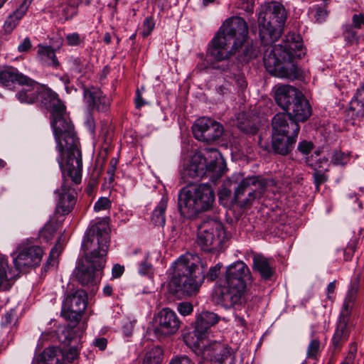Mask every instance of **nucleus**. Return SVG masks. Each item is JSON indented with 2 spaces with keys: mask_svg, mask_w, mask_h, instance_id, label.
Here are the masks:
<instances>
[{
  "mask_svg": "<svg viewBox=\"0 0 364 364\" xmlns=\"http://www.w3.org/2000/svg\"><path fill=\"white\" fill-rule=\"evenodd\" d=\"M257 15L261 43L264 46H269L263 56L266 70L278 77L296 79L298 70L294 60L304 55L300 36L289 33L282 43L272 46L283 31L287 18L286 9L277 1H266L259 7Z\"/></svg>",
  "mask_w": 364,
  "mask_h": 364,
  "instance_id": "f257e3e1",
  "label": "nucleus"
},
{
  "mask_svg": "<svg viewBox=\"0 0 364 364\" xmlns=\"http://www.w3.org/2000/svg\"><path fill=\"white\" fill-rule=\"evenodd\" d=\"M41 88L39 90L38 100L50 109V124L56 143L55 149L61 155L65 149L70 151L71 155L68 157L66 170L68 166H73V163L79 170V139L66 107L56 92L42 84Z\"/></svg>",
  "mask_w": 364,
  "mask_h": 364,
  "instance_id": "f03ea898",
  "label": "nucleus"
},
{
  "mask_svg": "<svg viewBox=\"0 0 364 364\" xmlns=\"http://www.w3.org/2000/svg\"><path fill=\"white\" fill-rule=\"evenodd\" d=\"M248 38L247 22L241 16H231L220 26L210 42L208 52L216 61L237 55L240 63H248L250 61Z\"/></svg>",
  "mask_w": 364,
  "mask_h": 364,
  "instance_id": "7ed1b4c3",
  "label": "nucleus"
},
{
  "mask_svg": "<svg viewBox=\"0 0 364 364\" xmlns=\"http://www.w3.org/2000/svg\"><path fill=\"white\" fill-rule=\"evenodd\" d=\"M220 267L219 264L211 267L205 275L207 262L196 254L186 253L173 264V272L168 284L169 291L176 295H195L205 277L213 282L218 277Z\"/></svg>",
  "mask_w": 364,
  "mask_h": 364,
  "instance_id": "20e7f679",
  "label": "nucleus"
},
{
  "mask_svg": "<svg viewBox=\"0 0 364 364\" xmlns=\"http://www.w3.org/2000/svg\"><path fill=\"white\" fill-rule=\"evenodd\" d=\"M109 242V229L105 221L95 223L87 230L82 247L85 252L86 260L90 266L85 264L82 260H79L73 272V277L81 285L95 284V272L102 269L105 266V257Z\"/></svg>",
  "mask_w": 364,
  "mask_h": 364,
  "instance_id": "39448f33",
  "label": "nucleus"
},
{
  "mask_svg": "<svg viewBox=\"0 0 364 364\" xmlns=\"http://www.w3.org/2000/svg\"><path fill=\"white\" fill-rule=\"evenodd\" d=\"M249 273L248 266L242 261H237L228 266L215 291L218 304L225 309L240 304L247 289L246 278Z\"/></svg>",
  "mask_w": 364,
  "mask_h": 364,
  "instance_id": "423d86ee",
  "label": "nucleus"
},
{
  "mask_svg": "<svg viewBox=\"0 0 364 364\" xmlns=\"http://www.w3.org/2000/svg\"><path fill=\"white\" fill-rule=\"evenodd\" d=\"M226 170V164L220 152L216 149H205L195 153L186 165L182 176L186 183L189 179L209 177L214 182L220 178Z\"/></svg>",
  "mask_w": 364,
  "mask_h": 364,
  "instance_id": "0eeeda50",
  "label": "nucleus"
},
{
  "mask_svg": "<svg viewBox=\"0 0 364 364\" xmlns=\"http://www.w3.org/2000/svg\"><path fill=\"white\" fill-rule=\"evenodd\" d=\"M58 153V155L56 160L62 171L63 183L60 188L57 189L55 191V194L58 196L55 213L62 215H65L69 214L74 208L76 203L77 194L75 190L71 187L68 181V178H70L75 184L80 183L82 169V155L81 151L79 149V170L75 167L74 164L73 167V166H70V167L68 166L66 170L65 166H67L68 157L70 155V151L65 149L62 155L59 152Z\"/></svg>",
  "mask_w": 364,
  "mask_h": 364,
  "instance_id": "6e6552de",
  "label": "nucleus"
},
{
  "mask_svg": "<svg viewBox=\"0 0 364 364\" xmlns=\"http://www.w3.org/2000/svg\"><path fill=\"white\" fill-rule=\"evenodd\" d=\"M215 202V192L208 183H201L183 188L178 198V208L181 215L187 218L196 216L199 213L210 210Z\"/></svg>",
  "mask_w": 364,
  "mask_h": 364,
  "instance_id": "1a4fd4ad",
  "label": "nucleus"
},
{
  "mask_svg": "<svg viewBox=\"0 0 364 364\" xmlns=\"http://www.w3.org/2000/svg\"><path fill=\"white\" fill-rule=\"evenodd\" d=\"M274 100L277 105L298 124L309 119L312 108L304 94L289 85L275 87Z\"/></svg>",
  "mask_w": 364,
  "mask_h": 364,
  "instance_id": "9d476101",
  "label": "nucleus"
},
{
  "mask_svg": "<svg viewBox=\"0 0 364 364\" xmlns=\"http://www.w3.org/2000/svg\"><path fill=\"white\" fill-rule=\"evenodd\" d=\"M272 147L276 154L286 156L294 148L300 130L299 124L286 112L277 113L272 120Z\"/></svg>",
  "mask_w": 364,
  "mask_h": 364,
  "instance_id": "9b49d317",
  "label": "nucleus"
},
{
  "mask_svg": "<svg viewBox=\"0 0 364 364\" xmlns=\"http://www.w3.org/2000/svg\"><path fill=\"white\" fill-rule=\"evenodd\" d=\"M225 237L223 223L216 219H208L198 227L196 242L203 251L215 252L222 248Z\"/></svg>",
  "mask_w": 364,
  "mask_h": 364,
  "instance_id": "f8f14e48",
  "label": "nucleus"
},
{
  "mask_svg": "<svg viewBox=\"0 0 364 364\" xmlns=\"http://www.w3.org/2000/svg\"><path fill=\"white\" fill-rule=\"evenodd\" d=\"M193 350L204 358H210L213 363L232 364L235 358L231 348L225 343L218 341L210 342L200 346L199 341L194 343Z\"/></svg>",
  "mask_w": 364,
  "mask_h": 364,
  "instance_id": "ddd939ff",
  "label": "nucleus"
},
{
  "mask_svg": "<svg viewBox=\"0 0 364 364\" xmlns=\"http://www.w3.org/2000/svg\"><path fill=\"white\" fill-rule=\"evenodd\" d=\"M181 321L176 312L169 308L160 310L154 317V333L158 339L176 334Z\"/></svg>",
  "mask_w": 364,
  "mask_h": 364,
  "instance_id": "4468645a",
  "label": "nucleus"
},
{
  "mask_svg": "<svg viewBox=\"0 0 364 364\" xmlns=\"http://www.w3.org/2000/svg\"><path fill=\"white\" fill-rule=\"evenodd\" d=\"M194 137L200 141L210 143L218 139L223 133V126L208 117L198 119L192 127Z\"/></svg>",
  "mask_w": 364,
  "mask_h": 364,
  "instance_id": "2eb2a0df",
  "label": "nucleus"
},
{
  "mask_svg": "<svg viewBox=\"0 0 364 364\" xmlns=\"http://www.w3.org/2000/svg\"><path fill=\"white\" fill-rule=\"evenodd\" d=\"M87 306V294L77 289L68 294L63 303L62 316L70 321H77Z\"/></svg>",
  "mask_w": 364,
  "mask_h": 364,
  "instance_id": "dca6fc26",
  "label": "nucleus"
},
{
  "mask_svg": "<svg viewBox=\"0 0 364 364\" xmlns=\"http://www.w3.org/2000/svg\"><path fill=\"white\" fill-rule=\"evenodd\" d=\"M232 186L230 178L227 179L219 191L218 198L220 204L232 212L236 219H239L249 203V198L237 200L235 193H232Z\"/></svg>",
  "mask_w": 364,
  "mask_h": 364,
  "instance_id": "f3484780",
  "label": "nucleus"
},
{
  "mask_svg": "<svg viewBox=\"0 0 364 364\" xmlns=\"http://www.w3.org/2000/svg\"><path fill=\"white\" fill-rule=\"evenodd\" d=\"M43 250L38 245H28L19 248V252L14 259L15 268L18 274L26 267L38 266L42 259Z\"/></svg>",
  "mask_w": 364,
  "mask_h": 364,
  "instance_id": "a211bd4d",
  "label": "nucleus"
},
{
  "mask_svg": "<svg viewBox=\"0 0 364 364\" xmlns=\"http://www.w3.org/2000/svg\"><path fill=\"white\" fill-rule=\"evenodd\" d=\"M83 97L86 105L92 110L98 112L109 111L112 98L105 95L100 89L84 87Z\"/></svg>",
  "mask_w": 364,
  "mask_h": 364,
  "instance_id": "6ab92c4d",
  "label": "nucleus"
},
{
  "mask_svg": "<svg viewBox=\"0 0 364 364\" xmlns=\"http://www.w3.org/2000/svg\"><path fill=\"white\" fill-rule=\"evenodd\" d=\"M21 82L19 85L21 88L16 92V98L21 103L33 104L38 100L39 90L41 88V84L28 77V76L21 77Z\"/></svg>",
  "mask_w": 364,
  "mask_h": 364,
  "instance_id": "aec40b11",
  "label": "nucleus"
},
{
  "mask_svg": "<svg viewBox=\"0 0 364 364\" xmlns=\"http://www.w3.org/2000/svg\"><path fill=\"white\" fill-rule=\"evenodd\" d=\"M252 269L264 281H269L274 274V259L266 257L261 253L252 252Z\"/></svg>",
  "mask_w": 364,
  "mask_h": 364,
  "instance_id": "412c9836",
  "label": "nucleus"
},
{
  "mask_svg": "<svg viewBox=\"0 0 364 364\" xmlns=\"http://www.w3.org/2000/svg\"><path fill=\"white\" fill-rule=\"evenodd\" d=\"M347 114L353 119L352 124L364 121V85L357 89L350 102Z\"/></svg>",
  "mask_w": 364,
  "mask_h": 364,
  "instance_id": "4be33fe9",
  "label": "nucleus"
},
{
  "mask_svg": "<svg viewBox=\"0 0 364 364\" xmlns=\"http://www.w3.org/2000/svg\"><path fill=\"white\" fill-rule=\"evenodd\" d=\"M219 321L218 316L210 311H203L196 320L194 329L195 336L198 340L202 339L210 328L216 324Z\"/></svg>",
  "mask_w": 364,
  "mask_h": 364,
  "instance_id": "5701e85b",
  "label": "nucleus"
},
{
  "mask_svg": "<svg viewBox=\"0 0 364 364\" xmlns=\"http://www.w3.org/2000/svg\"><path fill=\"white\" fill-rule=\"evenodd\" d=\"M18 277V270L10 268L7 258L0 255V291L9 289Z\"/></svg>",
  "mask_w": 364,
  "mask_h": 364,
  "instance_id": "b1692460",
  "label": "nucleus"
},
{
  "mask_svg": "<svg viewBox=\"0 0 364 364\" xmlns=\"http://www.w3.org/2000/svg\"><path fill=\"white\" fill-rule=\"evenodd\" d=\"M29 6L30 1L24 0L18 8L9 15L3 25L4 33L10 34L15 29L21 19L26 14Z\"/></svg>",
  "mask_w": 364,
  "mask_h": 364,
  "instance_id": "393cba45",
  "label": "nucleus"
},
{
  "mask_svg": "<svg viewBox=\"0 0 364 364\" xmlns=\"http://www.w3.org/2000/svg\"><path fill=\"white\" fill-rule=\"evenodd\" d=\"M65 353L59 348H46L36 358L37 364H64Z\"/></svg>",
  "mask_w": 364,
  "mask_h": 364,
  "instance_id": "a878e982",
  "label": "nucleus"
},
{
  "mask_svg": "<svg viewBox=\"0 0 364 364\" xmlns=\"http://www.w3.org/2000/svg\"><path fill=\"white\" fill-rule=\"evenodd\" d=\"M352 326L349 323L338 321L331 343L334 351H339L343 343L349 338Z\"/></svg>",
  "mask_w": 364,
  "mask_h": 364,
  "instance_id": "bb28decb",
  "label": "nucleus"
},
{
  "mask_svg": "<svg viewBox=\"0 0 364 364\" xmlns=\"http://www.w3.org/2000/svg\"><path fill=\"white\" fill-rule=\"evenodd\" d=\"M26 75L19 73L18 70L11 66L6 67L0 72V83L9 89H11L15 82L18 85L22 81L21 77Z\"/></svg>",
  "mask_w": 364,
  "mask_h": 364,
  "instance_id": "cd10ccee",
  "label": "nucleus"
},
{
  "mask_svg": "<svg viewBox=\"0 0 364 364\" xmlns=\"http://www.w3.org/2000/svg\"><path fill=\"white\" fill-rule=\"evenodd\" d=\"M230 179L235 197H237V200H243L245 198H242V197L244 196L245 192L250 186V178L249 176L245 178L243 174L239 173L232 175Z\"/></svg>",
  "mask_w": 364,
  "mask_h": 364,
  "instance_id": "c85d7f7f",
  "label": "nucleus"
},
{
  "mask_svg": "<svg viewBox=\"0 0 364 364\" xmlns=\"http://www.w3.org/2000/svg\"><path fill=\"white\" fill-rule=\"evenodd\" d=\"M306 165L313 170L328 171L329 161L328 158L321 154L320 150H316L314 153L306 157Z\"/></svg>",
  "mask_w": 364,
  "mask_h": 364,
  "instance_id": "c756f323",
  "label": "nucleus"
},
{
  "mask_svg": "<svg viewBox=\"0 0 364 364\" xmlns=\"http://www.w3.org/2000/svg\"><path fill=\"white\" fill-rule=\"evenodd\" d=\"M37 57L44 64L53 67H58L59 62L56 58L55 50L50 46H38Z\"/></svg>",
  "mask_w": 364,
  "mask_h": 364,
  "instance_id": "7c9ffc66",
  "label": "nucleus"
},
{
  "mask_svg": "<svg viewBox=\"0 0 364 364\" xmlns=\"http://www.w3.org/2000/svg\"><path fill=\"white\" fill-rule=\"evenodd\" d=\"M168 198L163 196L154 210L151 220L156 225L164 226L166 223L165 211L167 208Z\"/></svg>",
  "mask_w": 364,
  "mask_h": 364,
  "instance_id": "2f4dec72",
  "label": "nucleus"
},
{
  "mask_svg": "<svg viewBox=\"0 0 364 364\" xmlns=\"http://www.w3.org/2000/svg\"><path fill=\"white\" fill-rule=\"evenodd\" d=\"M268 180L262 176H252V200L259 198L266 191Z\"/></svg>",
  "mask_w": 364,
  "mask_h": 364,
  "instance_id": "473e14b6",
  "label": "nucleus"
},
{
  "mask_svg": "<svg viewBox=\"0 0 364 364\" xmlns=\"http://www.w3.org/2000/svg\"><path fill=\"white\" fill-rule=\"evenodd\" d=\"M342 35L346 46L359 44L360 36L349 23L342 26Z\"/></svg>",
  "mask_w": 364,
  "mask_h": 364,
  "instance_id": "72a5a7b5",
  "label": "nucleus"
},
{
  "mask_svg": "<svg viewBox=\"0 0 364 364\" xmlns=\"http://www.w3.org/2000/svg\"><path fill=\"white\" fill-rule=\"evenodd\" d=\"M72 69L80 75H85L92 70V65L83 57H75L70 59Z\"/></svg>",
  "mask_w": 364,
  "mask_h": 364,
  "instance_id": "f704fd0d",
  "label": "nucleus"
},
{
  "mask_svg": "<svg viewBox=\"0 0 364 364\" xmlns=\"http://www.w3.org/2000/svg\"><path fill=\"white\" fill-rule=\"evenodd\" d=\"M327 6V1H322V3L314 5L313 7L310 8L309 12L311 15H312L315 22L322 23L326 20L328 14Z\"/></svg>",
  "mask_w": 364,
  "mask_h": 364,
  "instance_id": "c9c22d12",
  "label": "nucleus"
},
{
  "mask_svg": "<svg viewBox=\"0 0 364 364\" xmlns=\"http://www.w3.org/2000/svg\"><path fill=\"white\" fill-rule=\"evenodd\" d=\"M321 350V343L318 338L314 336L311 333V339L306 349V358L309 359L316 360Z\"/></svg>",
  "mask_w": 364,
  "mask_h": 364,
  "instance_id": "e433bc0d",
  "label": "nucleus"
},
{
  "mask_svg": "<svg viewBox=\"0 0 364 364\" xmlns=\"http://www.w3.org/2000/svg\"><path fill=\"white\" fill-rule=\"evenodd\" d=\"M162 360L163 350L155 346L146 353L143 364H161Z\"/></svg>",
  "mask_w": 364,
  "mask_h": 364,
  "instance_id": "4c0bfd02",
  "label": "nucleus"
},
{
  "mask_svg": "<svg viewBox=\"0 0 364 364\" xmlns=\"http://www.w3.org/2000/svg\"><path fill=\"white\" fill-rule=\"evenodd\" d=\"M235 125L242 132H247L250 128L249 114L246 112H240L235 116Z\"/></svg>",
  "mask_w": 364,
  "mask_h": 364,
  "instance_id": "58836bf2",
  "label": "nucleus"
},
{
  "mask_svg": "<svg viewBox=\"0 0 364 364\" xmlns=\"http://www.w3.org/2000/svg\"><path fill=\"white\" fill-rule=\"evenodd\" d=\"M58 225L56 223L53 221L48 222L43 227V228L41 230L40 235L41 237L48 242L51 240L57 230Z\"/></svg>",
  "mask_w": 364,
  "mask_h": 364,
  "instance_id": "ea45409f",
  "label": "nucleus"
},
{
  "mask_svg": "<svg viewBox=\"0 0 364 364\" xmlns=\"http://www.w3.org/2000/svg\"><path fill=\"white\" fill-rule=\"evenodd\" d=\"M353 301H350L345 298L341 311L338 318V321L349 323L350 319L351 310L353 309Z\"/></svg>",
  "mask_w": 364,
  "mask_h": 364,
  "instance_id": "a19ab883",
  "label": "nucleus"
},
{
  "mask_svg": "<svg viewBox=\"0 0 364 364\" xmlns=\"http://www.w3.org/2000/svg\"><path fill=\"white\" fill-rule=\"evenodd\" d=\"M58 12L62 15L65 20L72 18L77 14V9L73 4L63 2L59 6Z\"/></svg>",
  "mask_w": 364,
  "mask_h": 364,
  "instance_id": "79ce46f5",
  "label": "nucleus"
},
{
  "mask_svg": "<svg viewBox=\"0 0 364 364\" xmlns=\"http://www.w3.org/2000/svg\"><path fill=\"white\" fill-rule=\"evenodd\" d=\"M360 276L355 275L352 279L346 295V299L355 301L357 297L360 285Z\"/></svg>",
  "mask_w": 364,
  "mask_h": 364,
  "instance_id": "37998d69",
  "label": "nucleus"
},
{
  "mask_svg": "<svg viewBox=\"0 0 364 364\" xmlns=\"http://www.w3.org/2000/svg\"><path fill=\"white\" fill-rule=\"evenodd\" d=\"M73 331L69 327H64L58 331V338L60 342L66 346L70 345L73 342Z\"/></svg>",
  "mask_w": 364,
  "mask_h": 364,
  "instance_id": "c03bdc74",
  "label": "nucleus"
},
{
  "mask_svg": "<svg viewBox=\"0 0 364 364\" xmlns=\"http://www.w3.org/2000/svg\"><path fill=\"white\" fill-rule=\"evenodd\" d=\"M138 271L141 275L150 276L154 273L153 265L149 262V253H146L144 260L139 262Z\"/></svg>",
  "mask_w": 364,
  "mask_h": 364,
  "instance_id": "a18cd8bd",
  "label": "nucleus"
},
{
  "mask_svg": "<svg viewBox=\"0 0 364 364\" xmlns=\"http://www.w3.org/2000/svg\"><path fill=\"white\" fill-rule=\"evenodd\" d=\"M63 250V245L60 243V238H59L55 246L51 249L48 259L47 261V265L54 266L57 263V259L59 257Z\"/></svg>",
  "mask_w": 364,
  "mask_h": 364,
  "instance_id": "49530a36",
  "label": "nucleus"
},
{
  "mask_svg": "<svg viewBox=\"0 0 364 364\" xmlns=\"http://www.w3.org/2000/svg\"><path fill=\"white\" fill-rule=\"evenodd\" d=\"M348 161L349 156L348 154H346L345 153L341 151L335 150L331 156V162L336 166H343L346 164Z\"/></svg>",
  "mask_w": 364,
  "mask_h": 364,
  "instance_id": "de8ad7c7",
  "label": "nucleus"
},
{
  "mask_svg": "<svg viewBox=\"0 0 364 364\" xmlns=\"http://www.w3.org/2000/svg\"><path fill=\"white\" fill-rule=\"evenodd\" d=\"M267 119L264 114L255 116L252 115V135L255 134L261 127L265 125Z\"/></svg>",
  "mask_w": 364,
  "mask_h": 364,
  "instance_id": "09e8293b",
  "label": "nucleus"
},
{
  "mask_svg": "<svg viewBox=\"0 0 364 364\" xmlns=\"http://www.w3.org/2000/svg\"><path fill=\"white\" fill-rule=\"evenodd\" d=\"M326 171L324 170H314L313 178L314 183L317 190L319 189L320 186L328 180V176L325 173Z\"/></svg>",
  "mask_w": 364,
  "mask_h": 364,
  "instance_id": "8fccbe9b",
  "label": "nucleus"
},
{
  "mask_svg": "<svg viewBox=\"0 0 364 364\" xmlns=\"http://www.w3.org/2000/svg\"><path fill=\"white\" fill-rule=\"evenodd\" d=\"M155 22L151 17H147L144 19L142 24L141 34L144 38L147 37L153 31Z\"/></svg>",
  "mask_w": 364,
  "mask_h": 364,
  "instance_id": "3c124183",
  "label": "nucleus"
},
{
  "mask_svg": "<svg viewBox=\"0 0 364 364\" xmlns=\"http://www.w3.org/2000/svg\"><path fill=\"white\" fill-rule=\"evenodd\" d=\"M357 343L353 342L349 346V350L347 356L341 364H353L357 354Z\"/></svg>",
  "mask_w": 364,
  "mask_h": 364,
  "instance_id": "603ef678",
  "label": "nucleus"
},
{
  "mask_svg": "<svg viewBox=\"0 0 364 364\" xmlns=\"http://www.w3.org/2000/svg\"><path fill=\"white\" fill-rule=\"evenodd\" d=\"M65 353L64 364L72 363L78 356V348L72 346L68 350H62Z\"/></svg>",
  "mask_w": 364,
  "mask_h": 364,
  "instance_id": "864d4df0",
  "label": "nucleus"
},
{
  "mask_svg": "<svg viewBox=\"0 0 364 364\" xmlns=\"http://www.w3.org/2000/svg\"><path fill=\"white\" fill-rule=\"evenodd\" d=\"M65 41L70 46H77L83 42V39L77 33H69L65 36Z\"/></svg>",
  "mask_w": 364,
  "mask_h": 364,
  "instance_id": "5fc2aeb1",
  "label": "nucleus"
},
{
  "mask_svg": "<svg viewBox=\"0 0 364 364\" xmlns=\"http://www.w3.org/2000/svg\"><path fill=\"white\" fill-rule=\"evenodd\" d=\"M357 247L356 240H351L343 250L344 259L346 261L350 260L354 255Z\"/></svg>",
  "mask_w": 364,
  "mask_h": 364,
  "instance_id": "6e6d98bb",
  "label": "nucleus"
},
{
  "mask_svg": "<svg viewBox=\"0 0 364 364\" xmlns=\"http://www.w3.org/2000/svg\"><path fill=\"white\" fill-rule=\"evenodd\" d=\"M110 207V200L106 197L100 198L94 205V210L99 212Z\"/></svg>",
  "mask_w": 364,
  "mask_h": 364,
  "instance_id": "4d7b16f0",
  "label": "nucleus"
},
{
  "mask_svg": "<svg viewBox=\"0 0 364 364\" xmlns=\"http://www.w3.org/2000/svg\"><path fill=\"white\" fill-rule=\"evenodd\" d=\"M178 311L183 316H188L193 312V305L189 302H181L178 304Z\"/></svg>",
  "mask_w": 364,
  "mask_h": 364,
  "instance_id": "13d9d810",
  "label": "nucleus"
},
{
  "mask_svg": "<svg viewBox=\"0 0 364 364\" xmlns=\"http://www.w3.org/2000/svg\"><path fill=\"white\" fill-rule=\"evenodd\" d=\"M350 26H353L355 30L360 29L364 26V14H353L352 16V24H350Z\"/></svg>",
  "mask_w": 364,
  "mask_h": 364,
  "instance_id": "bf43d9fd",
  "label": "nucleus"
},
{
  "mask_svg": "<svg viewBox=\"0 0 364 364\" xmlns=\"http://www.w3.org/2000/svg\"><path fill=\"white\" fill-rule=\"evenodd\" d=\"M314 148V144L311 141L303 140L298 144L297 149L302 154H309Z\"/></svg>",
  "mask_w": 364,
  "mask_h": 364,
  "instance_id": "052dcab7",
  "label": "nucleus"
},
{
  "mask_svg": "<svg viewBox=\"0 0 364 364\" xmlns=\"http://www.w3.org/2000/svg\"><path fill=\"white\" fill-rule=\"evenodd\" d=\"M236 5L237 9L241 10V12L239 13L240 15L246 14L247 17L250 15L249 0H237Z\"/></svg>",
  "mask_w": 364,
  "mask_h": 364,
  "instance_id": "680f3d73",
  "label": "nucleus"
},
{
  "mask_svg": "<svg viewBox=\"0 0 364 364\" xmlns=\"http://www.w3.org/2000/svg\"><path fill=\"white\" fill-rule=\"evenodd\" d=\"M32 47V43L28 37H26L23 41L18 45V51L20 53L28 52Z\"/></svg>",
  "mask_w": 364,
  "mask_h": 364,
  "instance_id": "e2e57ef3",
  "label": "nucleus"
},
{
  "mask_svg": "<svg viewBox=\"0 0 364 364\" xmlns=\"http://www.w3.org/2000/svg\"><path fill=\"white\" fill-rule=\"evenodd\" d=\"M118 164V160L115 158H112L109 161V166L107 169V174L109 176V180L113 181L114 180V176L115 173V170L117 168V166Z\"/></svg>",
  "mask_w": 364,
  "mask_h": 364,
  "instance_id": "0e129e2a",
  "label": "nucleus"
},
{
  "mask_svg": "<svg viewBox=\"0 0 364 364\" xmlns=\"http://www.w3.org/2000/svg\"><path fill=\"white\" fill-rule=\"evenodd\" d=\"M169 364H193L186 355H182L173 358Z\"/></svg>",
  "mask_w": 364,
  "mask_h": 364,
  "instance_id": "69168bd1",
  "label": "nucleus"
},
{
  "mask_svg": "<svg viewBox=\"0 0 364 364\" xmlns=\"http://www.w3.org/2000/svg\"><path fill=\"white\" fill-rule=\"evenodd\" d=\"M336 284H337V281L334 280V281L330 282L328 284V285L327 286V288H326L327 297L331 301H333L334 299L333 294H334V291H335V289L336 287Z\"/></svg>",
  "mask_w": 364,
  "mask_h": 364,
  "instance_id": "338daca9",
  "label": "nucleus"
},
{
  "mask_svg": "<svg viewBox=\"0 0 364 364\" xmlns=\"http://www.w3.org/2000/svg\"><path fill=\"white\" fill-rule=\"evenodd\" d=\"M124 272V267L122 265L116 264L113 266L112 269V275L113 278L120 277Z\"/></svg>",
  "mask_w": 364,
  "mask_h": 364,
  "instance_id": "774afa93",
  "label": "nucleus"
}]
</instances>
